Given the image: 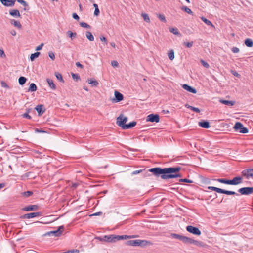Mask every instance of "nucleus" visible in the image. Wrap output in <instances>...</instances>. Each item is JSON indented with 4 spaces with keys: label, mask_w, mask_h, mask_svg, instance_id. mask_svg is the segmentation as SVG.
I'll return each mask as SVG.
<instances>
[{
    "label": "nucleus",
    "mask_w": 253,
    "mask_h": 253,
    "mask_svg": "<svg viewBox=\"0 0 253 253\" xmlns=\"http://www.w3.org/2000/svg\"><path fill=\"white\" fill-rule=\"evenodd\" d=\"M194 244V245H196L197 246H199V247H204V243L203 242H202L201 241H198V240H194L193 239H192V238H188V239H187V244Z\"/></svg>",
    "instance_id": "nucleus-16"
},
{
    "label": "nucleus",
    "mask_w": 253,
    "mask_h": 253,
    "mask_svg": "<svg viewBox=\"0 0 253 253\" xmlns=\"http://www.w3.org/2000/svg\"><path fill=\"white\" fill-rule=\"evenodd\" d=\"M71 75L73 79L79 80L80 79V76L78 74L72 73Z\"/></svg>",
    "instance_id": "nucleus-51"
},
{
    "label": "nucleus",
    "mask_w": 253,
    "mask_h": 253,
    "mask_svg": "<svg viewBox=\"0 0 253 253\" xmlns=\"http://www.w3.org/2000/svg\"><path fill=\"white\" fill-rule=\"evenodd\" d=\"M87 82L89 84H90L92 86H96L98 85V82L96 80H93L91 79L87 80Z\"/></svg>",
    "instance_id": "nucleus-29"
},
{
    "label": "nucleus",
    "mask_w": 253,
    "mask_h": 253,
    "mask_svg": "<svg viewBox=\"0 0 253 253\" xmlns=\"http://www.w3.org/2000/svg\"><path fill=\"white\" fill-rule=\"evenodd\" d=\"M100 40L102 42H104L106 44L107 43V40L105 37H103V36L101 37Z\"/></svg>",
    "instance_id": "nucleus-60"
},
{
    "label": "nucleus",
    "mask_w": 253,
    "mask_h": 253,
    "mask_svg": "<svg viewBox=\"0 0 253 253\" xmlns=\"http://www.w3.org/2000/svg\"><path fill=\"white\" fill-rule=\"evenodd\" d=\"M99 13H100V11L99 10L98 7V8H96L95 9L94 12V15L98 16L99 15Z\"/></svg>",
    "instance_id": "nucleus-57"
},
{
    "label": "nucleus",
    "mask_w": 253,
    "mask_h": 253,
    "mask_svg": "<svg viewBox=\"0 0 253 253\" xmlns=\"http://www.w3.org/2000/svg\"><path fill=\"white\" fill-rule=\"evenodd\" d=\"M245 45L249 47H251L253 45V41L252 39L247 38L245 40Z\"/></svg>",
    "instance_id": "nucleus-26"
},
{
    "label": "nucleus",
    "mask_w": 253,
    "mask_h": 253,
    "mask_svg": "<svg viewBox=\"0 0 253 253\" xmlns=\"http://www.w3.org/2000/svg\"><path fill=\"white\" fill-rule=\"evenodd\" d=\"M170 237L173 238L179 239L185 244H187V241L188 238V237L176 233H171L170 234Z\"/></svg>",
    "instance_id": "nucleus-11"
},
{
    "label": "nucleus",
    "mask_w": 253,
    "mask_h": 253,
    "mask_svg": "<svg viewBox=\"0 0 253 253\" xmlns=\"http://www.w3.org/2000/svg\"><path fill=\"white\" fill-rule=\"evenodd\" d=\"M125 244L127 246L144 247L147 246L152 245L153 243L150 241L146 240L137 239L127 241L125 243Z\"/></svg>",
    "instance_id": "nucleus-3"
},
{
    "label": "nucleus",
    "mask_w": 253,
    "mask_h": 253,
    "mask_svg": "<svg viewBox=\"0 0 253 253\" xmlns=\"http://www.w3.org/2000/svg\"><path fill=\"white\" fill-rule=\"evenodd\" d=\"M35 109L38 112L39 115L42 114L45 111V110L43 109V105H37L35 107Z\"/></svg>",
    "instance_id": "nucleus-23"
},
{
    "label": "nucleus",
    "mask_w": 253,
    "mask_h": 253,
    "mask_svg": "<svg viewBox=\"0 0 253 253\" xmlns=\"http://www.w3.org/2000/svg\"><path fill=\"white\" fill-rule=\"evenodd\" d=\"M185 106L186 108H189V109H191V110H192L193 111L195 112L196 113H200V110L198 108L193 107V106H190V105H189L188 104H186L185 105Z\"/></svg>",
    "instance_id": "nucleus-31"
},
{
    "label": "nucleus",
    "mask_w": 253,
    "mask_h": 253,
    "mask_svg": "<svg viewBox=\"0 0 253 253\" xmlns=\"http://www.w3.org/2000/svg\"><path fill=\"white\" fill-rule=\"evenodd\" d=\"M49 57L53 60L55 59V55L54 53L52 52H49L48 53Z\"/></svg>",
    "instance_id": "nucleus-53"
},
{
    "label": "nucleus",
    "mask_w": 253,
    "mask_h": 253,
    "mask_svg": "<svg viewBox=\"0 0 253 253\" xmlns=\"http://www.w3.org/2000/svg\"><path fill=\"white\" fill-rule=\"evenodd\" d=\"M37 87L36 85L34 83H32L30 84V86L28 89L29 92H34L36 91Z\"/></svg>",
    "instance_id": "nucleus-32"
},
{
    "label": "nucleus",
    "mask_w": 253,
    "mask_h": 253,
    "mask_svg": "<svg viewBox=\"0 0 253 253\" xmlns=\"http://www.w3.org/2000/svg\"><path fill=\"white\" fill-rule=\"evenodd\" d=\"M80 25L81 27L86 28H90L91 27L89 25H88L87 23L84 22H82L80 23Z\"/></svg>",
    "instance_id": "nucleus-44"
},
{
    "label": "nucleus",
    "mask_w": 253,
    "mask_h": 253,
    "mask_svg": "<svg viewBox=\"0 0 253 253\" xmlns=\"http://www.w3.org/2000/svg\"><path fill=\"white\" fill-rule=\"evenodd\" d=\"M219 102L223 104L226 105L227 106H233L235 104V102L232 101H228L226 100L221 99L219 100Z\"/></svg>",
    "instance_id": "nucleus-25"
},
{
    "label": "nucleus",
    "mask_w": 253,
    "mask_h": 253,
    "mask_svg": "<svg viewBox=\"0 0 253 253\" xmlns=\"http://www.w3.org/2000/svg\"><path fill=\"white\" fill-rule=\"evenodd\" d=\"M111 65L113 67H117L119 66V64L117 61H113L111 62Z\"/></svg>",
    "instance_id": "nucleus-55"
},
{
    "label": "nucleus",
    "mask_w": 253,
    "mask_h": 253,
    "mask_svg": "<svg viewBox=\"0 0 253 253\" xmlns=\"http://www.w3.org/2000/svg\"><path fill=\"white\" fill-rule=\"evenodd\" d=\"M10 33L12 35L15 36L16 34V32L14 30H12L10 31Z\"/></svg>",
    "instance_id": "nucleus-63"
},
{
    "label": "nucleus",
    "mask_w": 253,
    "mask_h": 253,
    "mask_svg": "<svg viewBox=\"0 0 253 253\" xmlns=\"http://www.w3.org/2000/svg\"><path fill=\"white\" fill-rule=\"evenodd\" d=\"M115 97L112 99L113 102H118L122 101L123 99V95L122 94L120 93L117 90L115 91Z\"/></svg>",
    "instance_id": "nucleus-13"
},
{
    "label": "nucleus",
    "mask_w": 253,
    "mask_h": 253,
    "mask_svg": "<svg viewBox=\"0 0 253 253\" xmlns=\"http://www.w3.org/2000/svg\"><path fill=\"white\" fill-rule=\"evenodd\" d=\"M64 229V226L62 225V226H59L57 230L47 232V233H46L44 234V235L45 236H54L55 237H59L63 233Z\"/></svg>",
    "instance_id": "nucleus-5"
},
{
    "label": "nucleus",
    "mask_w": 253,
    "mask_h": 253,
    "mask_svg": "<svg viewBox=\"0 0 253 253\" xmlns=\"http://www.w3.org/2000/svg\"><path fill=\"white\" fill-rule=\"evenodd\" d=\"M17 1L20 3H21L22 5H23L25 7H27L28 6L27 3L24 0H16Z\"/></svg>",
    "instance_id": "nucleus-49"
},
{
    "label": "nucleus",
    "mask_w": 253,
    "mask_h": 253,
    "mask_svg": "<svg viewBox=\"0 0 253 253\" xmlns=\"http://www.w3.org/2000/svg\"><path fill=\"white\" fill-rule=\"evenodd\" d=\"M201 20L207 25L211 26L213 28H214V26L212 24V23L208 19H206L204 17L202 16L201 18Z\"/></svg>",
    "instance_id": "nucleus-28"
},
{
    "label": "nucleus",
    "mask_w": 253,
    "mask_h": 253,
    "mask_svg": "<svg viewBox=\"0 0 253 253\" xmlns=\"http://www.w3.org/2000/svg\"><path fill=\"white\" fill-rule=\"evenodd\" d=\"M201 63L204 67L206 68H208L209 67V64L207 62L204 61L203 60H201Z\"/></svg>",
    "instance_id": "nucleus-50"
},
{
    "label": "nucleus",
    "mask_w": 253,
    "mask_h": 253,
    "mask_svg": "<svg viewBox=\"0 0 253 253\" xmlns=\"http://www.w3.org/2000/svg\"><path fill=\"white\" fill-rule=\"evenodd\" d=\"M238 192L242 195H249L253 193V187H243L238 190Z\"/></svg>",
    "instance_id": "nucleus-12"
},
{
    "label": "nucleus",
    "mask_w": 253,
    "mask_h": 253,
    "mask_svg": "<svg viewBox=\"0 0 253 253\" xmlns=\"http://www.w3.org/2000/svg\"><path fill=\"white\" fill-rule=\"evenodd\" d=\"M199 125L204 128H208L210 127V123L207 121H202L199 122Z\"/></svg>",
    "instance_id": "nucleus-22"
},
{
    "label": "nucleus",
    "mask_w": 253,
    "mask_h": 253,
    "mask_svg": "<svg viewBox=\"0 0 253 253\" xmlns=\"http://www.w3.org/2000/svg\"><path fill=\"white\" fill-rule=\"evenodd\" d=\"M186 230L194 235L199 236L201 234L200 230L196 227H194L192 225H188L186 227Z\"/></svg>",
    "instance_id": "nucleus-8"
},
{
    "label": "nucleus",
    "mask_w": 253,
    "mask_h": 253,
    "mask_svg": "<svg viewBox=\"0 0 253 253\" xmlns=\"http://www.w3.org/2000/svg\"><path fill=\"white\" fill-rule=\"evenodd\" d=\"M27 79L24 77H20L18 79V82L20 85H23L25 84Z\"/></svg>",
    "instance_id": "nucleus-36"
},
{
    "label": "nucleus",
    "mask_w": 253,
    "mask_h": 253,
    "mask_svg": "<svg viewBox=\"0 0 253 253\" xmlns=\"http://www.w3.org/2000/svg\"><path fill=\"white\" fill-rule=\"evenodd\" d=\"M234 128L237 131L242 133H246L248 132V129L244 127L242 124L240 122H237L234 126Z\"/></svg>",
    "instance_id": "nucleus-7"
},
{
    "label": "nucleus",
    "mask_w": 253,
    "mask_h": 253,
    "mask_svg": "<svg viewBox=\"0 0 253 253\" xmlns=\"http://www.w3.org/2000/svg\"><path fill=\"white\" fill-rule=\"evenodd\" d=\"M216 180L218 182L221 183H224V184H228V185H231V180H229V179L221 178V179H217Z\"/></svg>",
    "instance_id": "nucleus-27"
},
{
    "label": "nucleus",
    "mask_w": 253,
    "mask_h": 253,
    "mask_svg": "<svg viewBox=\"0 0 253 253\" xmlns=\"http://www.w3.org/2000/svg\"><path fill=\"white\" fill-rule=\"evenodd\" d=\"M142 16L143 17V19H144V20L147 22V23H150V18L148 16V15L146 13H142Z\"/></svg>",
    "instance_id": "nucleus-39"
},
{
    "label": "nucleus",
    "mask_w": 253,
    "mask_h": 253,
    "mask_svg": "<svg viewBox=\"0 0 253 253\" xmlns=\"http://www.w3.org/2000/svg\"><path fill=\"white\" fill-rule=\"evenodd\" d=\"M147 122L158 123L160 121V117L158 114H151L147 116Z\"/></svg>",
    "instance_id": "nucleus-9"
},
{
    "label": "nucleus",
    "mask_w": 253,
    "mask_h": 253,
    "mask_svg": "<svg viewBox=\"0 0 253 253\" xmlns=\"http://www.w3.org/2000/svg\"><path fill=\"white\" fill-rule=\"evenodd\" d=\"M168 57L171 60H173L174 58V51L171 50L168 54Z\"/></svg>",
    "instance_id": "nucleus-42"
},
{
    "label": "nucleus",
    "mask_w": 253,
    "mask_h": 253,
    "mask_svg": "<svg viewBox=\"0 0 253 253\" xmlns=\"http://www.w3.org/2000/svg\"><path fill=\"white\" fill-rule=\"evenodd\" d=\"M55 75L58 80H59L60 82H64V80L63 79L62 76L60 73L58 72H55Z\"/></svg>",
    "instance_id": "nucleus-41"
},
{
    "label": "nucleus",
    "mask_w": 253,
    "mask_h": 253,
    "mask_svg": "<svg viewBox=\"0 0 253 253\" xmlns=\"http://www.w3.org/2000/svg\"><path fill=\"white\" fill-rule=\"evenodd\" d=\"M47 82L48 84H49V86L53 90H55L56 89V85L54 84L53 81L51 79H47Z\"/></svg>",
    "instance_id": "nucleus-33"
},
{
    "label": "nucleus",
    "mask_w": 253,
    "mask_h": 253,
    "mask_svg": "<svg viewBox=\"0 0 253 253\" xmlns=\"http://www.w3.org/2000/svg\"><path fill=\"white\" fill-rule=\"evenodd\" d=\"M40 53L39 52H35L32 54L30 56V59L32 61H34L36 58L38 57L40 55Z\"/></svg>",
    "instance_id": "nucleus-38"
},
{
    "label": "nucleus",
    "mask_w": 253,
    "mask_h": 253,
    "mask_svg": "<svg viewBox=\"0 0 253 253\" xmlns=\"http://www.w3.org/2000/svg\"><path fill=\"white\" fill-rule=\"evenodd\" d=\"M116 120V124L123 129H125V126L126 125L125 123L127 121V118L124 117L123 115H120L117 118Z\"/></svg>",
    "instance_id": "nucleus-6"
},
{
    "label": "nucleus",
    "mask_w": 253,
    "mask_h": 253,
    "mask_svg": "<svg viewBox=\"0 0 253 253\" xmlns=\"http://www.w3.org/2000/svg\"><path fill=\"white\" fill-rule=\"evenodd\" d=\"M169 31L170 32L172 33L174 35H178L179 34V32H178V30L176 28H170Z\"/></svg>",
    "instance_id": "nucleus-40"
},
{
    "label": "nucleus",
    "mask_w": 253,
    "mask_h": 253,
    "mask_svg": "<svg viewBox=\"0 0 253 253\" xmlns=\"http://www.w3.org/2000/svg\"><path fill=\"white\" fill-rule=\"evenodd\" d=\"M9 14L15 18L21 17V14L19 11L17 9L10 10L9 11Z\"/></svg>",
    "instance_id": "nucleus-20"
},
{
    "label": "nucleus",
    "mask_w": 253,
    "mask_h": 253,
    "mask_svg": "<svg viewBox=\"0 0 253 253\" xmlns=\"http://www.w3.org/2000/svg\"><path fill=\"white\" fill-rule=\"evenodd\" d=\"M208 188L209 189L216 191V192L219 193H223L227 195H238V194L235 193L234 191L225 190L216 187L209 186Z\"/></svg>",
    "instance_id": "nucleus-4"
},
{
    "label": "nucleus",
    "mask_w": 253,
    "mask_h": 253,
    "mask_svg": "<svg viewBox=\"0 0 253 253\" xmlns=\"http://www.w3.org/2000/svg\"><path fill=\"white\" fill-rule=\"evenodd\" d=\"M23 118H27L28 119H31V116L29 115V113H25L22 115Z\"/></svg>",
    "instance_id": "nucleus-52"
},
{
    "label": "nucleus",
    "mask_w": 253,
    "mask_h": 253,
    "mask_svg": "<svg viewBox=\"0 0 253 253\" xmlns=\"http://www.w3.org/2000/svg\"><path fill=\"white\" fill-rule=\"evenodd\" d=\"M38 206L37 205H29L23 208V210L25 211H32L38 210Z\"/></svg>",
    "instance_id": "nucleus-21"
},
{
    "label": "nucleus",
    "mask_w": 253,
    "mask_h": 253,
    "mask_svg": "<svg viewBox=\"0 0 253 253\" xmlns=\"http://www.w3.org/2000/svg\"><path fill=\"white\" fill-rule=\"evenodd\" d=\"M10 22L12 25L19 29H21L22 27V25L19 21H16L14 19H11Z\"/></svg>",
    "instance_id": "nucleus-24"
},
{
    "label": "nucleus",
    "mask_w": 253,
    "mask_h": 253,
    "mask_svg": "<svg viewBox=\"0 0 253 253\" xmlns=\"http://www.w3.org/2000/svg\"><path fill=\"white\" fill-rule=\"evenodd\" d=\"M136 125V122L135 121H133L129 123L128 124H126V126H125V129H129L132 128Z\"/></svg>",
    "instance_id": "nucleus-30"
},
{
    "label": "nucleus",
    "mask_w": 253,
    "mask_h": 253,
    "mask_svg": "<svg viewBox=\"0 0 253 253\" xmlns=\"http://www.w3.org/2000/svg\"><path fill=\"white\" fill-rule=\"evenodd\" d=\"M181 9L182 10H183L184 11H185V12L190 14V15H193V12L191 11V10L187 6H183L181 7Z\"/></svg>",
    "instance_id": "nucleus-35"
},
{
    "label": "nucleus",
    "mask_w": 253,
    "mask_h": 253,
    "mask_svg": "<svg viewBox=\"0 0 253 253\" xmlns=\"http://www.w3.org/2000/svg\"><path fill=\"white\" fill-rule=\"evenodd\" d=\"M86 38L90 41H93L94 39V36L89 31H86L85 33Z\"/></svg>",
    "instance_id": "nucleus-34"
},
{
    "label": "nucleus",
    "mask_w": 253,
    "mask_h": 253,
    "mask_svg": "<svg viewBox=\"0 0 253 253\" xmlns=\"http://www.w3.org/2000/svg\"><path fill=\"white\" fill-rule=\"evenodd\" d=\"M203 182L205 183H210L209 180L207 178H205L203 180Z\"/></svg>",
    "instance_id": "nucleus-64"
},
{
    "label": "nucleus",
    "mask_w": 253,
    "mask_h": 253,
    "mask_svg": "<svg viewBox=\"0 0 253 253\" xmlns=\"http://www.w3.org/2000/svg\"><path fill=\"white\" fill-rule=\"evenodd\" d=\"M101 214H102V212L99 211V212H96V213L93 214L92 215H93V216H98V215H101Z\"/></svg>",
    "instance_id": "nucleus-62"
},
{
    "label": "nucleus",
    "mask_w": 253,
    "mask_h": 253,
    "mask_svg": "<svg viewBox=\"0 0 253 253\" xmlns=\"http://www.w3.org/2000/svg\"><path fill=\"white\" fill-rule=\"evenodd\" d=\"M181 168L177 166L161 168L160 167L153 168L149 169V171L152 172L157 177L160 176L162 179L166 180L177 177H181L182 174L180 173Z\"/></svg>",
    "instance_id": "nucleus-1"
},
{
    "label": "nucleus",
    "mask_w": 253,
    "mask_h": 253,
    "mask_svg": "<svg viewBox=\"0 0 253 253\" xmlns=\"http://www.w3.org/2000/svg\"><path fill=\"white\" fill-rule=\"evenodd\" d=\"M72 17L74 19L77 20H78L80 19L79 16L76 13H73Z\"/></svg>",
    "instance_id": "nucleus-56"
},
{
    "label": "nucleus",
    "mask_w": 253,
    "mask_h": 253,
    "mask_svg": "<svg viewBox=\"0 0 253 253\" xmlns=\"http://www.w3.org/2000/svg\"><path fill=\"white\" fill-rule=\"evenodd\" d=\"M76 65L77 67H80L81 68H83V65L81 64L80 62H78L76 63Z\"/></svg>",
    "instance_id": "nucleus-61"
},
{
    "label": "nucleus",
    "mask_w": 253,
    "mask_h": 253,
    "mask_svg": "<svg viewBox=\"0 0 253 253\" xmlns=\"http://www.w3.org/2000/svg\"><path fill=\"white\" fill-rule=\"evenodd\" d=\"M23 195L26 197H29L31 196L33 194V192L31 191H27L26 192H24L22 193Z\"/></svg>",
    "instance_id": "nucleus-45"
},
{
    "label": "nucleus",
    "mask_w": 253,
    "mask_h": 253,
    "mask_svg": "<svg viewBox=\"0 0 253 253\" xmlns=\"http://www.w3.org/2000/svg\"><path fill=\"white\" fill-rule=\"evenodd\" d=\"M67 36L71 38L72 39H74V38H75L77 36V33H73L72 32V31H68L67 32Z\"/></svg>",
    "instance_id": "nucleus-37"
},
{
    "label": "nucleus",
    "mask_w": 253,
    "mask_h": 253,
    "mask_svg": "<svg viewBox=\"0 0 253 253\" xmlns=\"http://www.w3.org/2000/svg\"><path fill=\"white\" fill-rule=\"evenodd\" d=\"M41 215L42 213L40 212H32L23 215V216H21V218L25 219H30L35 217L40 216Z\"/></svg>",
    "instance_id": "nucleus-14"
},
{
    "label": "nucleus",
    "mask_w": 253,
    "mask_h": 253,
    "mask_svg": "<svg viewBox=\"0 0 253 253\" xmlns=\"http://www.w3.org/2000/svg\"><path fill=\"white\" fill-rule=\"evenodd\" d=\"M43 43H41L40 45H39L38 46H37L36 48V51H39V50H40L42 49L43 46Z\"/></svg>",
    "instance_id": "nucleus-58"
},
{
    "label": "nucleus",
    "mask_w": 253,
    "mask_h": 253,
    "mask_svg": "<svg viewBox=\"0 0 253 253\" xmlns=\"http://www.w3.org/2000/svg\"><path fill=\"white\" fill-rule=\"evenodd\" d=\"M193 43L194 42H193V41H191L190 42H185L183 43V45H185V46H186L188 48H191V47H192V46L193 45Z\"/></svg>",
    "instance_id": "nucleus-43"
},
{
    "label": "nucleus",
    "mask_w": 253,
    "mask_h": 253,
    "mask_svg": "<svg viewBox=\"0 0 253 253\" xmlns=\"http://www.w3.org/2000/svg\"><path fill=\"white\" fill-rule=\"evenodd\" d=\"M179 181L180 182H186V183H191L193 182V181L190 179H186V178H184V179H179Z\"/></svg>",
    "instance_id": "nucleus-48"
},
{
    "label": "nucleus",
    "mask_w": 253,
    "mask_h": 253,
    "mask_svg": "<svg viewBox=\"0 0 253 253\" xmlns=\"http://www.w3.org/2000/svg\"><path fill=\"white\" fill-rule=\"evenodd\" d=\"M1 2L6 6H13L15 2V0H0Z\"/></svg>",
    "instance_id": "nucleus-17"
},
{
    "label": "nucleus",
    "mask_w": 253,
    "mask_h": 253,
    "mask_svg": "<svg viewBox=\"0 0 253 253\" xmlns=\"http://www.w3.org/2000/svg\"><path fill=\"white\" fill-rule=\"evenodd\" d=\"M1 86L7 89H9L10 87L7 84L3 81H1L0 82Z\"/></svg>",
    "instance_id": "nucleus-46"
},
{
    "label": "nucleus",
    "mask_w": 253,
    "mask_h": 253,
    "mask_svg": "<svg viewBox=\"0 0 253 253\" xmlns=\"http://www.w3.org/2000/svg\"><path fill=\"white\" fill-rule=\"evenodd\" d=\"M0 56L1 57H5L6 56L3 49H0Z\"/></svg>",
    "instance_id": "nucleus-59"
},
{
    "label": "nucleus",
    "mask_w": 253,
    "mask_h": 253,
    "mask_svg": "<svg viewBox=\"0 0 253 253\" xmlns=\"http://www.w3.org/2000/svg\"><path fill=\"white\" fill-rule=\"evenodd\" d=\"M242 174L243 176L247 179L250 178H253V169H246L242 171Z\"/></svg>",
    "instance_id": "nucleus-10"
},
{
    "label": "nucleus",
    "mask_w": 253,
    "mask_h": 253,
    "mask_svg": "<svg viewBox=\"0 0 253 253\" xmlns=\"http://www.w3.org/2000/svg\"><path fill=\"white\" fill-rule=\"evenodd\" d=\"M194 244V245H196L197 246H199V247H204V243L203 242H202L201 241H198V240H194L193 239H192V238H188V239H187V244Z\"/></svg>",
    "instance_id": "nucleus-15"
},
{
    "label": "nucleus",
    "mask_w": 253,
    "mask_h": 253,
    "mask_svg": "<svg viewBox=\"0 0 253 253\" xmlns=\"http://www.w3.org/2000/svg\"><path fill=\"white\" fill-rule=\"evenodd\" d=\"M159 19L164 22H166L167 20L166 19V18H165V16L163 14H159L158 16Z\"/></svg>",
    "instance_id": "nucleus-47"
},
{
    "label": "nucleus",
    "mask_w": 253,
    "mask_h": 253,
    "mask_svg": "<svg viewBox=\"0 0 253 253\" xmlns=\"http://www.w3.org/2000/svg\"><path fill=\"white\" fill-rule=\"evenodd\" d=\"M231 181V185H236L242 183V177L241 176H236L234 177Z\"/></svg>",
    "instance_id": "nucleus-18"
},
{
    "label": "nucleus",
    "mask_w": 253,
    "mask_h": 253,
    "mask_svg": "<svg viewBox=\"0 0 253 253\" xmlns=\"http://www.w3.org/2000/svg\"><path fill=\"white\" fill-rule=\"evenodd\" d=\"M131 238V237L130 236L127 235H105L102 237H95V239L98 240L100 241L115 243L120 240L127 239Z\"/></svg>",
    "instance_id": "nucleus-2"
},
{
    "label": "nucleus",
    "mask_w": 253,
    "mask_h": 253,
    "mask_svg": "<svg viewBox=\"0 0 253 253\" xmlns=\"http://www.w3.org/2000/svg\"><path fill=\"white\" fill-rule=\"evenodd\" d=\"M231 51L234 53H237L239 52V49L237 47H234L232 48Z\"/></svg>",
    "instance_id": "nucleus-54"
},
{
    "label": "nucleus",
    "mask_w": 253,
    "mask_h": 253,
    "mask_svg": "<svg viewBox=\"0 0 253 253\" xmlns=\"http://www.w3.org/2000/svg\"><path fill=\"white\" fill-rule=\"evenodd\" d=\"M182 87L189 92L194 94L197 93V90L194 88L188 85L187 84H184L182 85Z\"/></svg>",
    "instance_id": "nucleus-19"
}]
</instances>
